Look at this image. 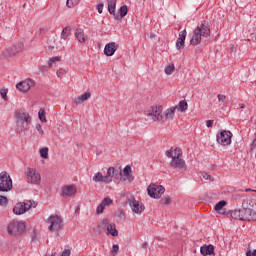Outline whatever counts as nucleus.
Instances as JSON below:
<instances>
[{"instance_id": "obj_40", "label": "nucleus", "mask_w": 256, "mask_h": 256, "mask_svg": "<svg viewBox=\"0 0 256 256\" xmlns=\"http://www.w3.org/2000/svg\"><path fill=\"white\" fill-rule=\"evenodd\" d=\"M57 61H61V57L59 56L51 57L48 62V67H51V65H54V63H57Z\"/></svg>"}, {"instance_id": "obj_2", "label": "nucleus", "mask_w": 256, "mask_h": 256, "mask_svg": "<svg viewBox=\"0 0 256 256\" xmlns=\"http://www.w3.org/2000/svg\"><path fill=\"white\" fill-rule=\"evenodd\" d=\"M166 157L172 159L169 163V167L172 169H177V171H181L185 173L187 171V163L183 160V150L178 147H171V149L165 152Z\"/></svg>"}, {"instance_id": "obj_19", "label": "nucleus", "mask_w": 256, "mask_h": 256, "mask_svg": "<svg viewBox=\"0 0 256 256\" xmlns=\"http://www.w3.org/2000/svg\"><path fill=\"white\" fill-rule=\"evenodd\" d=\"M77 193V188L73 185H65L62 188L61 196L62 197H73Z\"/></svg>"}, {"instance_id": "obj_4", "label": "nucleus", "mask_w": 256, "mask_h": 256, "mask_svg": "<svg viewBox=\"0 0 256 256\" xmlns=\"http://www.w3.org/2000/svg\"><path fill=\"white\" fill-rule=\"evenodd\" d=\"M107 5H108V12L110 13V15H113L116 21H121L123 17L127 16V13L129 11V9L127 8V5L121 6L118 13H116L115 11L117 7V0H114V2L113 1L107 2Z\"/></svg>"}, {"instance_id": "obj_14", "label": "nucleus", "mask_w": 256, "mask_h": 256, "mask_svg": "<svg viewBox=\"0 0 256 256\" xmlns=\"http://www.w3.org/2000/svg\"><path fill=\"white\" fill-rule=\"evenodd\" d=\"M23 51V43L16 42L14 45L6 48V51L3 52L4 57H13L17 55V53H21Z\"/></svg>"}, {"instance_id": "obj_37", "label": "nucleus", "mask_w": 256, "mask_h": 256, "mask_svg": "<svg viewBox=\"0 0 256 256\" xmlns=\"http://www.w3.org/2000/svg\"><path fill=\"white\" fill-rule=\"evenodd\" d=\"M171 203V196L165 195L161 200L160 204L161 205H169Z\"/></svg>"}, {"instance_id": "obj_32", "label": "nucleus", "mask_w": 256, "mask_h": 256, "mask_svg": "<svg viewBox=\"0 0 256 256\" xmlns=\"http://www.w3.org/2000/svg\"><path fill=\"white\" fill-rule=\"evenodd\" d=\"M45 115V108H41L38 112V117L42 123H47V117Z\"/></svg>"}, {"instance_id": "obj_30", "label": "nucleus", "mask_w": 256, "mask_h": 256, "mask_svg": "<svg viewBox=\"0 0 256 256\" xmlns=\"http://www.w3.org/2000/svg\"><path fill=\"white\" fill-rule=\"evenodd\" d=\"M110 225L111 224H109V219H104L98 224V227L100 231H107Z\"/></svg>"}, {"instance_id": "obj_48", "label": "nucleus", "mask_w": 256, "mask_h": 256, "mask_svg": "<svg viewBox=\"0 0 256 256\" xmlns=\"http://www.w3.org/2000/svg\"><path fill=\"white\" fill-rule=\"evenodd\" d=\"M112 253H115V254L119 253V245L114 244L112 246Z\"/></svg>"}, {"instance_id": "obj_5", "label": "nucleus", "mask_w": 256, "mask_h": 256, "mask_svg": "<svg viewBox=\"0 0 256 256\" xmlns=\"http://www.w3.org/2000/svg\"><path fill=\"white\" fill-rule=\"evenodd\" d=\"M25 229V223L13 220L7 226V233L14 237H21V235L25 233Z\"/></svg>"}, {"instance_id": "obj_43", "label": "nucleus", "mask_w": 256, "mask_h": 256, "mask_svg": "<svg viewBox=\"0 0 256 256\" xmlns=\"http://www.w3.org/2000/svg\"><path fill=\"white\" fill-rule=\"evenodd\" d=\"M8 203H9V200L7 199V197L0 195V205L4 206V205H8Z\"/></svg>"}, {"instance_id": "obj_49", "label": "nucleus", "mask_w": 256, "mask_h": 256, "mask_svg": "<svg viewBox=\"0 0 256 256\" xmlns=\"http://www.w3.org/2000/svg\"><path fill=\"white\" fill-rule=\"evenodd\" d=\"M225 99H227V96H225L223 94H218V101L223 103L225 101Z\"/></svg>"}, {"instance_id": "obj_22", "label": "nucleus", "mask_w": 256, "mask_h": 256, "mask_svg": "<svg viewBox=\"0 0 256 256\" xmlns=\"http://www.w3.org/2000/svg\"><path fill=\"white\" fill-rule=\"evenodd\" d=\"M201 255L207 256V255H215V246L209 244V245H203L200 248Z\"/></svg>"}, {"instance_id": "obj_39", "label": "nucleus", "mask_w": 256, "mask_h": 256, "mask_svg": "<svg viewBox=\"0 0 256 256\" xmlns=\"http://www.w3.org/2000/svg\"><path fill=\"white\" fill-rule=\"evenodd\" d=\"M79 1L81 0H67L66 5L69 9H72L74 5H79Z\"/></svg>"}, {"instance_id": "obj_15", "label": "nucleus", "mask_w": 256, "mask_h": 256, "mask_svg": "<svg viewBox=\"0 0 256 256\" xmlns=\"http://www.w3.org/2000/svg\"><path fill=\"white\" fill-rule=\"evenodd\" d=\"M119 49V44L115 42H109L104 47V55L106 57H113L115 55V51Z\"/></svg>"}, {"instance_id": "obj_28", "label": "nucleus", "mask_w": 256, "mask_h": 256, "mask_svg": "<svg viewBox=\"0 0 256 256\" xmlns=\"http://www.w3.org/2000/svg\"><path fill=\"white\" fill-rule=\"evenodd\" d=\"M108 235H112V237H118L119 236V231H117V228L115 226V224H110L108 226Z\"/></svg>"}, {"instance_id": "obj_23", "label": "nucleus", "mask_w": 256, "mask_h": 256, "mask_svg": "<svg viewBox=\"0 0 256 256\" xmlns=\"http://www.w3.org/2000/svg\"><path fill=\"white\" fill-rule=\"evenodd\" d=\"M88 99H91V94L90 92H86L78 97H76L73 100L74 105H79L81 103H85V101H88Z\"/></svg>"}, {"instance_id": "obj_42", "label": "nucleus", "mask_w": 256, "mask_h": 256, "mask_svg": "<svg viewBox=\"0 0 256 256\" xmlns=\"http://www.w3.org/2000/svg\"><path fill=\"white\" fill-rule=\"evenodd\" d=\"M7 93H8V90L5 88H2L0 90V95H1L2 99H4V101H7Z\"/></svg>"}, {"instance_id": "obj_58", "label": "nucleus", "mask_w": 256, "mask_h": 256, "mask_svg": "<svg viewBox=\"0 0 256 256\" xmlns=\"http://www.w3.org/2000/svg\"><path fill=\"white\" fill-rule=\"evenodd\" d=\"M40 31H45V29H40Z\"/></svg>"}, {"instance_id": "obj_10", "label": "nucleus", "mask_w": 256, "mask_h": 256, "mask_svg": "<svg viewBox=\"0 0 256 256\" xmlns=\"http://www.w3.org/2000/svg\"><path fill=\"white\" fill-rule=\"evenodd\" d=\"M147 191L152 199H161V196L165 193V187L152 183L148 186Z\"/></svg>"}, {"instance_id": "obj_46", "label": "nucleus", "mask_w": 256, "mask_h": 256, "mask_svg": "<svg viewBox=\"0 0 256 256\" xmlns=\"http://www.w3.org/2000/svg\"><path fill=\"white\" fill-rule=\"evenodd\" d=\"M103 7H105V5L103 3H99L97 6V10L100 15H101V13H103Z\"/></svg>"}, {"instance_id": "obj_16", "label": "nucleus", "mask_w": 256, "mask_h": 256, "mask_svg": "<svg viewBox=\"0 0 256 256\" xmlns=\"http://www.w3.org/2000/svg\"><path fill=\"white\" fill-rule=\"evenodd\" d=\"M185 39H187V30H182L179 33V37L176 41V49L181 51V49H185Z\"/></svg>"}, {"instance_id": "obj_24", "label": "nucleus", "mask_w": 256, "mask_h": 256, "mask_svg": "<svg viewBox=\"0 0 256 256\" xmlns=\"http://www.w3.org/2000/svg\"><path fill=\"white\" fill-rule=\"evenodd\" d=\"M75 35L79 43H85V41H87V36L85 35V31L82 28H77Z\"/></svg>"}, {"instance_id": "obj_3", "label": "nucleus", "mask_w": 256, "mask_h": 256, "mask_svg": "<svg viewBox=\"0 0 256 256\" xmlns=\"http://www.w3.org/2000/svg\"><path fill=\"white\" fill-rule=\"evenodd\" d=\"M16 131L25 135L29 131V124L31 123V115L29 112L23 110L16 111Z\"/></svg>"}, {"instance_id": "obj_9", "label": "nucleus", "mask_w": 256, "mask_h": 256, "mask_svg": "<svg viewBox=\"0 0 256 256\" xmlns=\"http://www.w3.org/2000/svg\"><path fill=\"white\" fill-rule=\"evenodd\" d=\"M25 175L27 183H31L32 185L41 184V174H39L37 170L28 167L25 171Z\"/></svg>"}, {"instance_id": "obj_47", "label": "nucleus", "mask_w": 256, "mask_h": 256, "mask_svg": "<svg viewBox=\"0 0 256 256\" xmlns=\"http://www.w3.org/2000/svg\"><path fill=\"white\" fill-rule=\"evenodd\" d=\"M203 179H206L207 181H214L211 175L204 173L203 174Z\"/></svg>"}, {"instance_id": "obj_55", "label": "nucleus", "mask_w": 256, "mask_h": 256, "mask_svg": "<svg viewBox=\"0 0 256 256\" xmlns=\"http://www.w3.org/2000/svg\"><path fill=\"white\" fill-rule=\"evenodd\" d=\"M147 247H149V243L144 242V243L142 244V249H147Z\"/></svg>"}, {"instance_id": "obj_6", "label": "nucleus", "mask_w": 256, "mask_h": 256, "mask_svg": "<svg viewBox=\"0 0 256 256\" xmlns=\"http://www.w3.org/2000/svg\"><path fill=\"white\" fill-rule=\"evenodd\" d=\"M13 189V180H11V176L7 174V172L0 173V193H8Z\"/></svg>"}, {"instance_id": "obj_17", "label": "nucleus", "mask_w": 256, "mask_h": 256, "mask_svg": "<svg viewBox=\"0 0 256 256\" xmlns=\"http://www.w3.org/2000/svg\"><path fill=\"white\" fill-rule=\"evenodd\" d=\"M35 85V82L31 79L24 80L16 85V87L19 89V91H22L23 93L29 91L31 87Z\"/></svg>"}, {"instance_id": "obj_51", "label": "nucleus", "mask_w": 256, "mask_h": 256, "mask_svg": "<svg viewBox=\"0 0 256 256\" xmlns=\"http://www.w3.org/2000/svg\"><path fill=\"white\" fill-rule=\"evenodd\" d=\"M61 256H71V250L65 249V250L62 252V255H61Z\"/></svg>"}, {"instance_id": "obj_1", "label": "nucleus", "mask_w": 256, "mask_h": 256, "mask_svg": "<svg viewBox=\"0 0 256 256\" xmlns=\"http://www.w3.org/2000/svg\"><path fill=\"white\" fill-rule=\"evenodd\" d=\"M243 209L231 211L232 219L240 221H256V199L247 200L242 204Z\"/></svg>"}, {"instance_id": "obj_29", "label": "nucleus", "mask_w": 256, "mask_h": 256, "mask_svg": "<svg viewBox=\"0 0 256 256\" xmlns=\"http://www.w3.org/2000/svg\"><path fill=\"white\" fill-rule=\"evenodd\" d=\"M92 179L94 183H105V176L101 172H97Z\"/></svg>"}, {"instance_id": "obj_26", "label": "nucleus", "mask_w": 256, "mask_h": 256, "mask_svg": "<svg viewBox=\"0 0 256 256\" xmlns=\"http://www.w3.org/2000/svg\"><path fill=\"white\" fill-rule=\"evenodd\" d=\"M113 181V167H109L104 176V183L109 184Z\"/></svg>"}, {"instance_id": "obj_34", "label": "nucleus", "mask_w": 256, "mask_h": 256, "mask_svg": "<svg viewBox=\"0 0 256 256\" xmlns=\"http://www.w3.org/2000/svg\"><path fill=\"white\" fill-rule=\"evenodd\" d=\"M40 157H42V159H49V148H47V147L41 148L40 149Z\"/></svg>"}, {"instance_id": "obj_21", "label": "nucleus", "mask_w": 256, "mask_h": 256, "mask_svg": "<svg viewBox=\"0 0 256 256\" xmlns=\"http://www.w3.org/2000/svg\"><path fill=\"white\" fill-rule=\"evenodd\" d=\"M201 37H203L201 35V30H199V28H196L193 31L192 38L190 39V45H199V43H201Z\"/></svg>"}, {"instance_id": "obj_41", "label": "nucleus", "mask_w": 256, "mask_h": 256, "mask_svg": "<svg viewBox=\"0 0 256 256\" xmlns=\"http://www.w3.org/2000/svg\"><path fill=\"white\" fill-rule=\"evenodd\" d=\"M103 204L104 207H107L109 205H113V200H111V198L106 197L102 200L101 202Z\"/></svg>"}, {"instance_id": "obj_35", "label": "nucleus", "mask_w": 256, "mask_h": 256, "mask_svg": "<svg viewBox=\"0 0 256 256\" xmlns=\"http://www.w3.org/2000/svg\"><path fill=\"white\" fill-rule=\"evenodd\" d=\"M112 177H114L115 179H119V177H123V172H121V170L115 169L114 167H112Z\"/></svg>"}, {"instance_id": "obj_36", "label": "nucleus", "mask_w": 256, "mask_h": 256, "mask_svg": "<svg viewBox=\"0 0 256 256\" xmlns=\"http://www.w3.org/2000/svg\"><path fill=\"white\" fill-rule=\"evenodd\" d=\"M173 71H175V65L174 64H169L168 66L165 67L166 75H172Z\"/></svg>"}, {"instance_id": "obj_20", "label": "nucleus", "mask_w": 256, "mask_h": 256, "mask_svg": "<svg viewBox=\"0 0 256 256\" xmlns=\"http://www.w3.org/2000/svg\"><path fill=\"white\" fill-rule=\"evenodd\" d=\"M175 111H177V106H172L166 109L163 112V116H162L164 121H173V119L175 118Z\"/></svg>"}, {"instance_id": "obj_18", "label": "nucleus", "mask_w": 256, "mask_h": 256, "mask_svg": "<svg viewBox=\"0 0 256 256\" xmlns=\"http://www.w3.org/2000/svg\"><path fill=\"white\" fill-rule=\"evenodd\" d=\"M196 29H199L200 35L203 37H209L211 35V28H209V22L207 21H203Z\"/></svg>"}, {"instance_id": "obj_53", "label": "nucleus", "mask_w": 256, "mask_h": 256, "mask_svg": "<svg viewBox=\"0 0 256 256\" xmlns=\"http://www.w3.org/2000/svg\"><path fill=\"white\" fill-rule=\"evenodd\" d=\"M214 120H207L206 121V127L210 128L213 127Z\"/></svg>"}, {"instance_id": "obj_52", "label": "nucleus", "mask_w": 256, "mask_h": 256, "mask_svg": "<svg viewBox=\"0 0 256 256\" xmlns=\"http://www.w3.org/2000/svg\"><path fill=\"white\" fill-rule=\"evenodd\" d=\"M250 149H251V151H253L254 149H256V137H255V139L252 141V143L250 144Z\"/></svg>"}, {"instance_id": "obj_50", "label": "nucleus", "mask_w": 256, "mask_h": 256, "mask_svg": "<svg viewBox=\"0 0 256 256\" xmlns=\"http://www.w3.org/2000/svg\"><path fill=\"white\" fill-rule=\"evenodd\" d=\"M246 256H256V249H254L252 252H251V250H247Z\"/></svg>"}, {"instance_id": "obj_8", "label": "nucleus", "mask_w": 256, "mask_h": 256, "mask_svg": "<svg viewBox=\"0 0 256 256\" xmlns=\"http://www.w3.org/2000/svg\"><path fill=\"white\" fill-rule=\"evenodd\" d=\"M31 207H37L35 201L20 202L14 206L13 213L14 215H23L24 213H27Z\"/></svg>"}, {"instance_id": "obj_44", "label": "nucleus", "mask_w": 256, "mask_h": 256, "mask_svg": "<svg viewBox=\"0 0 256 256\" xmlns=\"http://www.w3.org/2000/svg\"><path fill=\"white\" fill-rule=\"evenodd\" d=\"M103 211H105V206L102 204V202L99 204V206L96 209V213L98 215H101V213H103Z\"/></svg>"}, {"instance_id": "obj_25", "label": "nucleus", "mask_w": 256, "mask_h": 256, "mask_svg": "<svg viewBox=\"0 0 256 256\" xmlns=\"http://www.w3.org/2000/svg\"><path fill=\"white\" fill-rule=\"evenodd\" d=\"M227 205V201L221 200L215 205V211L219 213L220 215H225V210H223V207Z\"/></svg>"}, {"instance_id": "obj_45", "label": "nucleus", "mask_w": 256, "mask_h": 256, "mask_svg": "<svg viewBox=\"0 0 256 256\" xmlns=\"http://www.w3.org/2000/svg\"><path fill=\"white\" fill-rule=\"evenodd\" d=\"M36 130L38 131L39 135H43L45 131H43V128L41 127V124L37 123L36 124Z\"/></svg>"}, {"instance_id": "obj_33", "label": "nucleus", "mask_w": 256, "mask_h": 256, "mask_svg": "<svg viewBox=\"0 0 256 256\" xmlns=\"http://www.w3.org/2000/svg\"><path fill=\"white\" fill-rule=\"evenodd\" d=\"M71 35V27L66 26L61 32V39H67Z\"/></svg>"}, {"instance_id": "obj_31", "label": "nucleus", "mask_w": 256, "mask_h": 256, "mask_svg": "<svg viewBox=\"0 0 256 256\" xmlns=\"http://www.w3.org/2000/svg\"><path fill=\"white\" fill-rule=\"evenodd\" d=\"M123 175L127 177L128 181H133V176L131 175V166L127 165L124 168Z\"/></svg>"}, {"instance_id": "obj_38", "label": "nucleus", "mask_w": 256, "mask_h": 256, "mask_svg": "<svg viewBox=\"0 0 256 256\" xmlns=\"http://www.w3.org/2000/svg\"><path fill=\"white\" fill-rule=\"evenodd\" d=\"M31 241L32 243H37L39 241V233L37 232V230H33Z\"/></svg>"}, {"instance_id": "obj_7", "label": "nucleus", "mask_w": 256, "mask_h": 256, "mask_svg": "<svg viewBox=\"0 0 256 256\" xmlns=\"http://www.w3.org/2000/svg\"><path fill=\"white\" fill-rule=\"evenodd\" d=\"M163 106H152L146 111L147 117L151 121H163Z\"/></svg>"}, {"instance_id": "obj_57", "label": "nucleus", "mask_w": 256, "mask_h": 256, "mask_svg": "<svg viewBox=\"0 0 256 256\" xmlns=\"http://www.w3.org/2000/svg\"><path fill=\"white\" fill-rule=\"evenodd\" d=\"M249 191H251V189H246V193L249 192Z\"/></svg>"}, {"instance_id": "obj_12", "label": "nucleus", "mask_w": 256, "mask_h": 256, "mask_svg": "<svg viewBox=\"0 0 256 256\" xmlns=\"http://www.w3.org/2000/svg\"><path fill=\"white\" fill-rule=\"evenodd\" d=\"M126 203L130 205L133 213H136L137 215H141L145 211V205L143 203L139 202L135 199V197L131 196L127 199Z\"/></svg>"}, {"instance_id": "obj_56", "label": "nucleus", "mask_w": 256, "mask_h": 256, "mask_svg": "<svg viewBox=\"0 0 256 256\" xmlns=\"http://www.w3.org/2000/svg\"><path fill=\"white\" fill-rule=\"evenodd\" d=\"M239 107L240 109H245V104H240Z\"/></svg>"}, {"instance_id": "obj_54", "label": "nucleus", "mask_w": 256, "mask_h": 256, "mask_svg": "<svg viewBox=\"0 0 256 256\" xmlns=\"http://www.w3.org/2000/svg\"><path fill=\"white\" fill-rule=\"evenodd\" d=\"M65 73H66V71L63 70V69H60V70L57 71L58 77H61V76L65 75Z\"/></svg>"}, {"instance_id": "obj_11", "label": "nucleus", "mask_w": 256, "mask_h": 256, "mask_svg": "<svg viewBox=\"0 0 256 256\" xmlns=\"http://www.w3.org/2000/svg\"><path fill=\"white\" fill-rule=\"evenodd\" d=\"M233 138V133L229 130H222L216 136V141L219 145H231V139Z\"/></svg>"}, {"instance_id": "obj_13", "label": "nucleus", "mask_w": 256, "mask_h": 256, "mask_svg": "<svg viewBox=\"0 0 256 256\" xmlns=\"http://www.w3.org/2000/svg\"><path fill=\"white\" fill-rule=\"evenodd\" d=\"M48 223L50 226L48 227L49 231H59V229H63V219L57 215H51L48 218Z\"/></svg>"}, {"instance_id": "obj_27", "label": "nucleus", "mask_w": 256, "mask_h": 256, "mask_svg": "<svg viewBox=\"0 0 256 256\" xmlns=\"http://www.w3.org/2000/svg\"><path fill=\"white\" fill-rule=\"evenodd\" d=\"M188 108H189V104H187V101H185V100H181L178 103V107H176V109H178V111H180V113H185V111H187Z\"/></svg>"}]
</instances>
